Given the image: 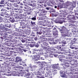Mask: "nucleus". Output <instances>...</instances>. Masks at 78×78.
I'll use <instances>...</instances> for the list:
<instances>
[{"label": "nucleus", "mask_w": 78, "mask_h": 78, "mask_svg": "<svg viewBox=\"0 0 78 78\" xmlns=\"http://www.w3.org/2000/svg\"><path fill=\"white\" fill-rule=\"evenodd\" d=\"M74 6H73V7H75V5H76V2H74Z\"/></svg>", "instance_id": "obj_52"}, {"label": "nucleus", "mask_w": 78, "mask_h": 78, "mask_svg": "<svg viewBox=\"0 0 78 78\" xmlns=\"http://www.w3.org/2000/svg\"><path fill=\"white\" fill-rule=\"evenodd\" d=\"M24 8L25 9H27V7H24Z\"/></svg>", "instance_id": "obj_61"}, {"label": "nucleus", "mask_w": 78, "mask_h": 78, "mask_svg": "<svg viewBox=\"0 0 78 78\" xmlns=\"http://www.w3.org/2000/svg\"><path fill=\"white\" fill-rule=\"evenodd\" d=\"M38 72L40 73H43V74H44L45 76V77H48L49 78H52V77H51L52 75L50 73L48 72H47L45 71H43L42 72L41 71H39Z\"/></svg>", "instance_id": "obj_4"}, {"label": "nucleus", "mask_w": 78, "mask_h": 78, "mask_svg": "<svg viewBox=\"0 0 78 78\" xmlns=\"http://www.w3.org/2000/svg\"><path fill=\"white\" fill-rule=\"evenodd\" d=\"M76 40H77V39H76V38H74V39H73V40H74V41H76Z\"/></svg>", "instance_id": "obj_64"}, {"label": "nucleus", "mask_w": 78, "mask_h": 78, "mask_svg": "<svg viewBox=\"0 0 78 78\" xmlns=\"http://www.w3.org/2000/svg\"><path fill=\"white\" fill-rule=\"evenodd\" d=\"M11 72L10 71H9L7 73H11Z\"/></svg>", "instance_id": "obj_55"}, {"label": "nucleus", "mask_w": 78, "mask_h": 78, "mask_svg": "<svg viewBox=\"0 0 78 78\" xmlns=\"http://www.w3.org/2000/svg\"><path fill=\"white\" fill-rule=\"evenodd\" d=\"M19 30V32L17 34V36H24V35L23 34V30L22 29H20Z\"/></svg>", "instance_id": "obj_7"}, {"label": "nucleus", "mask_w": 78, "mask_h": 78, "mask_svg": "<svg viewBox=\"0 0 78 78\" xmlns=\"http://www.w3.org/2000/svg\"><path fill=\"white\" fill-rule=\"evenodd\" d=\"M59 58L60 61H61V62H63L64 64L66 63V60L64 59H62V55H60L59 56Z\"/></svg>", "instance_id": "obj_10"}, {"label": "nucleus", "mask_w": 78, "mask_h": 78, "mask_svg": "<svg viewBox=\"0 0 78 78\" xmlns=\"http://www.w3.org/2000/svg\"><path fill=\"white\" fill-rule=\"evenodd\" d=\"M34 39L35 41H37V37H35L34 38Z\"/></svg>", "instance_id": "obj_49"}, {"label": "nucleus", "mask_w": 78, "mask_h": 78, "mask_svg": "<svg viewBox=\"0 0 78 78\" xmlns=\"http://www.w3.org/2000/svg\"><path fill=\"white\" fill-rule=\"evenodd\" d=\"M25 75L26 76H30V73H27L25 74Z\"/></svg>", "instance_id": "obj_36"}, {"label": "nucleus", "mask_w": 78, "mask_h": 78, "mask_svg": "<svg viewBox=\"0 0 78 78\" xmlns=\"http://www.w3.org/2000/svg\"><path fill=\"white\" fill-rule=\"evenodd\" d=\"M16 61L17 62H20L21 61L20 58H19V57H16Z\"/></svg>", "instance_id": "obj_18"}, {"label": "nucleus", "mask_w": 78, "mask_h": 78, "mask_svg": "<svg viewBox=\"0 0 78 78\" xmlns=\"http://www.w3.org/2000/svg\"><path fill=\"white\" fill-rule=\"evenodd\" d=\"M58 1L60 2H62V3L64 2V1H63V0H58Z\"/></svg>", "instance_id": "obj_48"}, {"label": "nucleus", "mask_w": 78, "mask_h": 78, "mask_svg": "<svg viewBox=\"0 0 78 78\" xmlns=\"http://www.w3.org/2000/svg\"><path fill=\"white\" fill-rule=\"evenodd\" d=\"M31 23L32 25H33V24H34L35 23V22H34L32 21H31Z\"/></svg>", "instance_id": "obj_43"}, {"label": "nucleus", "mask_w": 78, "mask_h": 78, "mask_svg": "<svg viewBox=\"0 0 78 78\" xmlns=\"http://www.w3.org/2000/svg\"><path fill=\"white\" fill-rule=\"evenodd\" d=\"M37 77L38 78H45L44 77L42 76H41V77H40V78H39V76H37Z\"/></svg>", "instance_id": "obj_41"}, {"label": "nucleus", "mask_w": 78, "mask_h": 78, "mask_svg": "<svg viewBox=\"0 0 78 78\" xmlns=\"http://www.w3.org/2000/svg\"><path fill=\"white\" fill-rule=\"evenodd\" d=\"M32 53L33 54H34V55H36V52H33Z\"/></svg>", "instance_id": "obj_57"}, {"label": "nucleus", "mask_w": 78, "mask_h": 78, "mask_svg": "<svg viewBox=\"0 0 78 78\" xmlns=\"http://www.w3.org/2000/svg\"><path fill=\"white\" fill-rule=\"evenodd\" d=\"M34 51H42V49H33Z\"/></svg>", "instance_id": "obj_22"}, {"label": "nucleus", "mask_w": 78, "mask_h": 78, "mask_svg": "<svg viewBox=\"0 0 78 78\" xmlns=\"http://www.w3.org/2000/svg\"><path fill=\"white\" fill-rule=\"evenodd\" d=\"M4 6V5H0V7H3Z\"/></svg>", "instance_id": "obj_58"}, {"label": "nucleus", "mask_w": 78, "mask_h": 78, "mask_svg": "<svg viewBox=\"0 0 78 78\" xmlns=\"http://www.w3.org/2000/svg\"><path fill=\"white\" fill-rule=\"evenodd\" d=\"M5 0H2L1 1V2H0V4H4L5 3Z\"/></svg>", "instance_id": "obj_24"}, {"label": "nucleus", "mask_w": 78, "mask_h": 78, "mask_svg": "<svg viewBox=\"0 0 78 78\" xmlns=\"http://www.w3.org/2000/svg\"><path fill=\"white\" fill-rule=\"evenodd\" d=\"M29 70L33 71L34 70V69H33V67H31V66H30L28 68V70L27 71V72H29Z\"/></svg>", "instance_id": "obj_17"}, {"label": "nucleus", "mask_w": 78, "mask_h": 78, "mask_svg": "<svg viewBox=\"0 0 78 78\" xmlns=\"http://www.w3.org/2000/svg\"><path fill=\"white\" fill-rule=\"evenodd\" d=\"M59 66V63L53 65L52 66L53 68V69H56L58 70H60V67H59V66Z\"/></svg>", "instance_id": "obj_9"}, {"label": "nucleus", "mask_w": 78, "mask_h": 78, "mask_svg": "<svg viewBox=\"0 0 78 78\" xmlns=\"http://www.w3.org/2000/svg\"><path fill=\"white\" fill-rule=\"evenodd\" d=\"M72 3L70 2L67 1L65 5V6L67 7V8H69L68 7H70V4H71Z\"/></svg>", "instance_id": "obj_13"}, {"label": "nucleus", "mask_w": 78, "mask_h": 78, "mask_svg": "<svg viewBox=\"0 0 78 78\" xmlns=\"http://www.w3.org/2000/svg\"><path fill=\"white\" fill-rule=\"evenodd\" d=\"M35 45L36 47H38L39 46V45L38 44H37H37H35Z\"/></svg>", "instance_id": "obj_34"}, {"label": "nucleus", "mask_w": 78, "mask_h": 78, "mask_svg": "<svg viewBox=\"0 0 78 78\" xmlns=\"http://www.w3.org/2000/svg\"><path fill=\"white\" fill-rule=\"evenodd\" d=\"M31 20H36V18L35 17H33L31 18Z\"/></svg>", "instance_id": "obj_33"}, {"label": "nucleus", "mask_w": 78, "mask_h": 78, "mask_svg": "<svg viewBox=\"0 0 78 78\" xmlns=\"http://www.w3.org/2000/svg\"><path fill=\"white\" fill-rule=\"evenodd\" d=\"M42 18H43V19H45V18L47 17V16H45L44 14L42 15Z\"/></svg>", "instance_id": "obj_28"}, {"label": "nucleus", "mask_w": 78, "mask_h": 78, "mask_svg": "<svg viewBox=\"0 0 78 78\" xmlns=\"http://www.w3.org/2000/svg\"><path fill=\"white\" fill-rule=\"evenodd\" d=\"M15 19H23L22 15H21V14H19V15H17V16L15 17Z\"/></svg>", "instance_id": "obj_15"}, {"label": "nucleus", "mask_w": 78, "mask_h": 78, "mask_svg": "<svg viewBox=\"0 0 78 78\" xmlns=\"http://www.w3.org/2000/svg\"><path fill=\"white\" fill-rule=\"evenodd\" d=\"M56 23H59L61 24L63 22L61 20H59L58 21L56 22Z\"/></svg>", "instance_id": "obj_25"}, {"label": "nucleus", "mask_w": 78, "mask_h": 78, "mask_svg": "<svg viewBox=\"0 0 78 78\" xmlns=\"http://www.w3.org/2000/svg\"><path fill=\"white\" fill-rule=\"evenodd\" d=\"M22 42H23V43H24V42H25V41L24 40H22Z\"/></svg>", "instance_id": "obj_50"}, {"label": "nucleus", "mask_w": 78, "mask_h": 78, "mask_svg": "<svg viewBox=\"0 0 78 78\" xmlns=\"http://www.w3.org/2000/svg\"><path fill=\"white\" fill-rule=\"evenodd\" d=\"M11 2H16L17 1L15 0H9Z\"/></svg>", "instance_id": "obj_31"}, {"label": "nucleus", "mask_w": 78, "mask_h": 78, "mask_svg": "<svg viewBox=\"0 0 78 78\" xmlns=\"http://www.w3.org/2000/svg\"><path fill=\"white\" fill-rule=\"evenodd\" d=\"M61 31V34L63 37H64V39H65V40H69V38H66V37H69L70 35L69 34H68L66 29L64 27L62 28Z\"/></svg>", "instance_id": "obj_2"}, {"label": "nucleus", "mask_w": 78, "mask_h": 78, "mask_svg": "<svg viewBox=\"0 0 78 78\" xmlns=\"http://www.w3.org/2000/svg\"><path fill=\"white\" fill-rule=\"evenodd\" d=\"M75 41H72L71 42V43L72 44H75Z\"/></svg>", "instance_id": "obj_42"}, {"label": "nucleus", "mask_w": 78, "mask_h": 78, "mask_svg": "<svg viewBox=\"0 0 78 78\" xmlns=\"http://www.w3.org/2000/svg\"><path fill=\"white\" fill-rule=\"evenodd\" d=\"M6 9H8V10H9V9H10V8L9 7H7Z\"/></svg>", "instance_id": "obj_59"}, {"label": "nucleus", "mask_w": 78, "mask_h": 78, "mask_svg": "<svg viewBox=\"0 0 78 78\" xmlns=\"http://www.w3.org/2000/svg\"><path fill=\"white\" fill-rule=\"evenodd\" d=\"M41 43H42L43 45L41 46V48L42 50H45L46 53H49V55H50L52 57V54H51V51L50 49L47 48V47L48 46V44L46 42V41L44 39H41Z\"/></svg>", "instance_id": "obj_1"}, {"label": "nucleus", "mask_w": 78, "mask_h": 78, "mask_svg": "<svg viewBox=\"0 0 78 78\" xmlns=\"http://www.w3.org/2000/svg\"><path fill=\"white\" fill-rule=\"evenodd\" d=\"M62 43L63 44H66V41L62 42Z\"/></svg>", "instance_id": "obj_53"}, {"label": "nucleus", "mask_w": 78, "mask_h": 78, "mask_svg": "<svg viewBox=\"0 0 78 78\" xmlns=\"http://www.w3.org/2000/svg\"><path fill=\"white\" fill-rule=\"evenodd\" d=\"M57 49H58V50H60V51H65V48H62L59 46H58L57 47Z\"/></svg>", "instance_id": "obj_12"}, {"label": "nucleus", "mask_w": 78, "mask_h": 78, "mask_svg": "<svg viewBox=\"0 0 78 78\" xmlns=\"http://www.w3.org/2000/svg\"><path fill=\"white\" fill-rule=\"evenodd\" d=\"M12 5V4H10V5H10V6H9V8H10V9H12V6H11V5Z\"/></svg>", "instance_id": "obj_38"}, {"label": "nucleus", "mask_w": 78, "mask_h": 78, "mask_svg": "<svg viewBox=\"0 0 78 78\" xmlns=\"http://www.w3.org/2000/svg\"><path fill=\"white\" fill-rule=\"evenodd\" d=\"M64 46H65V44H63L62 45H61L60 47H64Z\"/></svg>", "instance_id": "obj_44"}, {"label": "nucleus", "mask_w": 78, "mask_h": 78, "mask_svg": "<svg viewBox=\"0 0 78 78\" xmlns=\"http://www.w3.org/2000/svg\"><path fill=\"white\" fill-rule=\"evenodd\" d=\"M9 20L11 22L13 23L15 22V20L12 17H10Z\"/></svg>", "instance_id": "obj_21"}, {"label": "nucleus", "mask_w": 78, "mask_h": 78, "mask_svg": "<svg viewBox=\"0 0 78 78\" xmlns=\"http://www.w3.org/2000/svg\"><path fill=\"white\" fill-rule=\"evenodd\" d=\"M64 66H63V67H62V69L63 70H65V69H66V68H67V67H69V65H65Z\"/></svg>", "instance_id": "obj_20"}, {"label": "nucleus", "mask_w": 78, "mask_h": 78, "mask_svg": "<svg viewBox=\"0 0 78 78\" xmlns=\"http://www.w3.org/2000/svg\"><path fill=\"white\" fill-rule=\"evenodd\" d=\"M65 70H62L60 72V76L62 77H65L66 76V74H65V73L66 72L64 71Z\"/></svg>", "instance_id": "obj_11"}, {"label": "nucleus", "mask_w": 78, "mask_h": 78, "mask_svg": "<svg viewBox=\"0 0 78 78\" xmlns=\"http://www.w3.org/2000/svg\"><path fill=\"white\" fill-rule=\"evenodd\" d=\"M5 9H1V11H2L3 12H4V11H5Z\"/></svg>", "instance_id": "obj_40"}, {"label": "nucleus", "mask_w": 78, "mask_h": 78, "mask_svg": "<svg viewBox=\"0 0 78 78\" xmlns=\"http://www.w3.org/2000/svg\"><path fill=\"white\" fill-rule=\"evenodd\" d=\"M16 68H17V69H21L22 66H16Z\"/></svg>", "instance_id": "obj_35"}, {"label": "nucleus", "mask_w": 78, "mask_h": 78, "mask_svg": "<svg viewBox=\"0 0 78 78\" xmlns=\"http://www.w3.org/2000/svg\"><path fill=\"white\" fill-rule=\"evenodd\" d=\"M23 51H24V52H26L27 51V50L26 49H23Z\"/></svg>", "instance_id": "obj_56"}, {"label": "nucleus", "mask_w": 78, "mask_h": 78, "mask_svg": "<svg viewBox=\"0 0 78 78\" xmlns=\"http://www.w3.org/2000/svg\"><path fill=\"white\" fill-rule=\"evenodd\" d=\"M20 71L19 69H17L15 71H12L11 72V74L12 75H13V76H16V74L17 73L20 74Z\"/></svg>", "instance_id": "obj_5"}, {"label": "nucleus", "mask_w": 78, "mask_h": 78, "mask_svg": "<svg viewBox=\"0 0 78 78\" xmlns=\"http://www.w3.org/2000/svg\"><path fill=\"white\" fill-rule=\"evenodd\" d=\"M0 20H1V21L3 20V18L1 16H0Z\"/></svg>", "instance_id": "obj_45"}, {"label": "nucleus", "mask_w": 78, "mask_h": 78, "mask_svg": "<svg viewBox=\"0 0 78 78\" xmlns=\"http://www.w3.org/2000/svg\"><path fill=\"white\" fill-rule=\"evenodd\" d=\"M47 26L48 27H51V25L49 24V25H48Z\"/></svg>", "instance_id": "obj_62"}, {"label": "nucleus", "mask_w": 78, "mask_h": 78, "mask_svg": "<svg viewBox=\"0 0 78 78\" xmlns=\"http://www.w3.org/2000/svg\"><path fill=\"white\" fill-rule=\"evenodd\" d=\"M71 48H72V49H74V48H75L73 47H71Z\"/></svg>", "instance_id": "obj_63"}, {"label": "nucleus", "mask_w": 78, "mask_h": 78, "mask_svg": "<svg viewBox=\"0 0 78 78\" xmlns=\"http://www.w3.org/2000/svg\"><path fill=\"white\" fill-rule=\"evenodd\" d=\"M32 8H31V7H27V10L28 11H31L32 10Z\"/></svg>", "instance_id": "obj_29"}, {"label": "nucleus", "mask_w": 78, "mask_h": 78, "mask_svg": "<svg viewBox=\"0 0 78 78\" xmlns=\"http://www.w3.org/2000/svg\"><path fill=\"white\" fill-rule=\"evenodd\" d=\"M58 31H54L53 33V36L54 37H58Z\"/></svg>", "instance_id": "obj_14"}, {"label": "nucleus", "mask_w": 78, "mask_h": 78, "mask_svg": "<svg viewBox=\"0 0 78 78\" xmlns=\"http://www.w3.org/2000/svg\"><path fill=\"white\" fill-rule=\"evenodd\" d=\"M39 58H40V55H34L32 57V58L34 60V61H37L38 59H39Z\"/></svg>", "instance_id": "obj_8"}, {"label": "nucleus", "mask_w": 78, "mask_h": 78, "mask_svg": "<svg viewBox=\"0 0 78 78\" xmlns=\"http://www.w3.org/2000/svg\"><path fill=\"white\" fill-rule=\"evenodd\" d=\"M54 56L55 57H57V56H58V55L56 54H54Z\"/></svg>", "instance_id": "obj_47"}, {"label": "nucleus", "mask_w": 78, "mask_h": 78, "mask_svg": "<svg viewBox=\"0 0 78 78\" xmlns=\"http://www.w3.org/2000/svg\"><path fill=\"white\" fill-rule=\"evenodd\" d=\"M1 25H2L1 26H3L0 28L1 30H5L6 31H8V30H9L8 27L10 28V27H11V26L10 24H1Z\"/></svg>", "instance_id": "obj_3"}, {"label": "nucleus", "mask_w": 78, "mask_h": 78, "mask_svg": "<svg viewBox=\"0 0 78 78\" xmlns=\"http://www.w3.org/2000/svg\"><path fill=\"white\" fill-rule=\"evenodd\" d=\"M60 12H62L60 13V14H64V12H63V11H61Z\"/></svg>", "instance_id": "obj_37"}, {"label": "nucleus", "mask_w": 78, "mask_h": 78, "mask_svg": "<svg viewBox=\"0 0 78 78\" xmlns=\"http://www.w3.org/2000/svg\"><path fill=\"white\" fill-rule=\"evenodd\" d=\"M64 64L63 63H61L60 64V66H62V68L63 67V66H64Z\"/></svg>", "instance_id": "obj_39"}, {"label": "nucleus", "mask_w": 78, "mask_h": 78, "mask_svg": "<svg viewBox=\"0 0 78 78\" xmlns=\"http://www.w3.org/2000/svg\"><path fill=\"white\" fill-rule=\"evenodd\" d=\"M44 34H45V35H46L45 36L46 37H49V38H48V40L50 41H53L54 39L52 38V37H51V34H50L48 33L46 34L45 33Z\"/></svg>", "instance_id": "obj_6"}, {"label": "nucleus", "mask_w": 78, "mask_h": 78, "mask_svg": "<svg viewBox=\"0 0 78 78\" xmlns=\"http://www.w3.org/2000/svg\"><path fill=\"white\" fill-rule=\"evenodd\" d=\"M42 34V32H40L39 33V34Z\"/></svg>", "instance_id": "obj_60"}, {"label": "nucleus", "mask_w": 78, "mask_h": 78, "mask_svg": "<svg viewBox=\"0 0 78 78\" xmlns=\"http://www.w3.org/2000/svg\"><path fill=\"white\" fill-rule=\"evenodd\" d=\"M4 50H5L3 48H0V51H2V52L4 51Z\"/></svg>", "instance_id": "obj_27"}, {"label": "nucleus", "mask_w": 78, "mask_h": 78, "mask_svg": "<svg viewBox=\"0 0 78 78\" xmlns=\"http://www.w3.org/2000/svg\"><path fill=\"white\" fill-rule=\"evenodd\" d=\"M2 14H3L4 15H6L7 16H8V14L6 12H2Z\"/></svg>", "instance_id": "obj_30"}, {"label": "nucleus", "mask_w": 78, "mask_h": 78, "mask_svg": "<svg viewBox=\"0 0 78 78\" xmlns=\"http://www.w3.org/2000/svg\"><path fill=\"white\" fill-rule=\"evenodd\" d=\"M14 50L15 51H21V48L19 47H15L14 48Z\"/></svg>", "instance_id": "obj_19"}, {"label": "nucleus", "mask_w": 78, "mask_h": 78, "mask_svg": "<svg viewBox=\"0 0 78 78\" xmlns=\"http://www.w3.org/2000/svg\"><path fill=\"white\" fill-rule=\"evenodd\" d=\"M43 64H46L47 63L45 62H42Z\"/></svg>", "instance_id": "obj_54"}, {"label": "nucleus", "mask_w": 78, "mask_h": 78, "mask_svg": "<svg viewBox=\"0 0 78 78\" xmlns=\"http://www.w3.org/2000/svg\"><path fill=\"white\" fill-rule=\"evenodd\" d=\"M55 41L56 42L55 44H56L58 43V41H59V40H58V39H57V40H55Z\"/></svg>", "instance_id": "obj_46"}, {"label": "nucleus", "mask_w": 78, "mask_h": 78, "mask_svg": "<svg viewBox=\"0 0 78 78\" xmlns=\"http://www.w3.org/2000/svg\"><path fill=\"white\" fill-rule=\"evenodd\" d=\"M35 44H31L29 45V46L30 47H33Z\"/></svg>", "instance_id": "obj_26"}, {"label": "nucleus", "mask_w": 78, "mask_h": 78, "mask_svg": "<svg viewBox=\"0 0 78 78\" xmlns=\"http://www.w3.org/2000/svg\"><path fill=\"white\" fill-rule=\"evenodd\" d=\"M41 12L45 13V12H47V11H46L45 10L43 9L41 10Z\"/></svg>", "instance_id": "obj_23"}, {"label": "nucleus", "mask_w": 78, "mask_h": 78, "mask_svg": "<svg viewBox=\"0 0 78 78\" xmlns=\"http://www.w3.org/2000/svg\"><path fill=\"white\" fill-rule=\"evenodd\" d=\"M41 59H42L43 60H44V57H41Z\"/></svg>", "instance_id": "obj_51"}, {"label": "nucleus", "mask_w": 78, "mask_h": 78, "mask_svg": "<svg viewBox=\"0 0 78 78\" xmlns=\"http://www.w3.org/2000/svg\"><path fill=\"white\" fill-rule=\"evenodd\" d=\"M27 40L28 41V43H32V44H36V42L34 41V40H31V38L28 39Z\"/></svg>", "instance_id": "obj_16"}, {"label": "nucleus", "mask_w": 78, "mask_h": 78, "mask_svg": "<svg viewBox=\"0 0 78 78\" xmlns=\"http://www.w3.org/2000/svg\"><path fill=\"white\" fill-rule=\"evenodd\" d=\"M14 6H15V7H18V5H17V4L16 3L14 4Z\"/></svg>", "instance_id": "obj_32"}]
</instances>
